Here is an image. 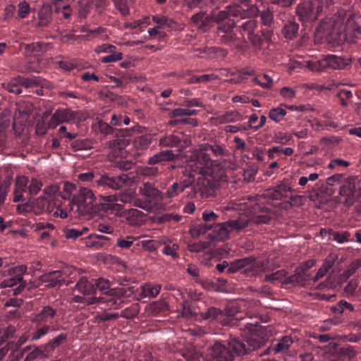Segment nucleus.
<instances>
[{"label":"nucleus","mask_w":361,"mask_h":361,"mask_svg":"<svg viewBox=\"0 0 361 361\" xmlns=\"http://www.w3.org/2000/svg\"><path fill=\"white\" fill-rule=\"evenodd\" d=\"M252 80L264 89H269L273 85V80L267 74L257 75Z\"/></svg>","instance_id":"obj_48"},{"label":"nucleus","mask_w":361,"mask_h":361,"mask_svg":"<svg viewBox=\"0 0 361 361\" xmlns=\"http://www.w3.org/2000/svg\"><path fill=\"white\" fill-rule=\"evenodd\" d=\"M286 276V271L284 269L276 271L271 274H267L264 277L265 281L274 282L276 281H281Z\"/></svg>","instance_id":"obj_61"},{"label":"nucleus","mask_w":361,"mask_h":361,"mask_svg":"<svg viewBox=\"0 0 361 361\" xmlns=\"http://www.w3.org/2000/svg\"><path fill=\"white\" fill-rule=\"evenodd\" d=\"M294 343L293 338L290 336H285L276 341L272 347V351L275 354L286 353Z\"/></svg>","instance_id":"obj_27"},{"label":"nucleus","mask_w":361,"mask_h":361,"mask_svg":"<svg viewBox=\"0 0 361 361\" xmlns=\"http://www.w3.org/2000/svg\"><path fill=\"white\" fill-rule=\"evenodd\" d=\"M139 238H140V237H134L133 235L119 237L117 238L116 245L121 249L128 250L133 245L134 242Z\"/></svg>","instance_id":"obj_44"},{"label":"nucleus","mask_w":361,"mask_h":361,"mask_svg":"<svg viewBox=\"0 0 361 361\" xmlns=\"http://www.w3.org/2000/svg\"><path fill=\"white\" fill-rule=\"evenodd\" d=\"M255 200L254 197L248 196L233 201L234 209L247 212L251 227L268 224L272 215L270 209L259 206Z\"/></svg>","instance_id":"obj_3"},{"label":"nucleus","mask_w":361,"mask_h":361,"mask_svg":"<svg viewBox=\"0 0 361 361\" xmlns=\"http://www.w3.org/2000/svg\"><path fill=\"white\" fill-rule=\"evenodd\" d=\"M113 164L121 170L130 169L135 163L130 159H114Z\"/></svg>","instance_id":"obj_58"},{"label":"nucleus","mask_w":361,"mask_h":361,"mask_svg":"<svg viewBox=\"0 0 361 361\" xmlns=\"http://www.w3.org/2000/svg\"><path fill=\"white\" fill-rule=\"evenodd\" d=\"M336 97L340 99L341 106H347L348 101L353 97V93L348 90H341L337 92Z\"/></svg>","instance_id":"obj_57"},{"label":"nucleus","mask_w":361,"mask_h":361,"mask_svg":"<svg viewBox=\"0 0 361 361\" xmlns=\"http://www.w3.org/2000/svg\"><path fill=\"white\" fill-rule=\"evenodd\" d=\"M139 192L141 195L147 198H159L164 199V196L161 191H159L154 184L146 182L139 187Z\"/></svg>","instance_id":"obj_26"},{"label":"nucleus","mask_w":361,"mask_h":361,"mask_svg":"<svg viewBox=\"0 0 361 361\" xmlns=\"http://www.w3.org/2000/svg\"><path fill=\"white\" fill-rule=\"evenodd\" d=\"M76 133L68 131L66 126H61L58 130V136L60 139H64L65 142H71V147L74 152L87 151L93 148L94 142L90 139H75Z\"/></svg>","instance_id":"obj_7"},{"label":"nucleus","mask_w":361,"mask_h":361,"mask_svg":"<svg viewBox=\"0 0 361 361\" xmlns=\"http://www.w3.org/2000/svg\"><path fill=\"white\" fill-rule=\"evenodd\" d=\"M151 136L147 133L138 136L134 141V145L136 147H140L142 149L147 148L151 143Z\"/></svg>","instance_id":"obj_54"},{"label":"nucleus","mask_w":361,"mask_h":361,"mask_svg":"<svg viewBox=\"0 0 361 361\" xmlns=\"http://www.w3.org/2000/svg\"><path fill=\"white\" fill-rule=\"evenodd\" d=\"M200 164L204 166L201 172L207 176H211L214 178H220L224 173L223 166L220 162L221 159H200Z\"/></svg>","instance_id":"obj_14"},{"label":"nucleus","mask_w":361,"mask_h":361,"mask_svg":"<svg viewBox=\"0 0 361 361\" xmlns=\"http://www.w3.org/2000/svg\"><path fill=\"white\" fill-rule=\"evenodd\" d=\"M356 178L355 177H348L343 181L342 185L340 187V195L345 197L344 204L350 206L355 202L356 197Z\"/></svg>","instance_id":"obj_12"},{"label":"nucleus","mask_w":361,"mask_h":361,"mask_svg":"<svg viewBox=\"0 0 361 361\" xmlns=\"http://www.w3.org/2000/svg\"><path fill=\"white\" fill-rule=\"evenodd\" d=\"M218 15L219 12H214L212 16H209L204 12H200L193 15L191 20L199 30L202 32H206L212 27L214 22L217 23L216 16Z\"/></svg>","instance_id":"obj_13"},{"label":"nucleus","mask_w":361,"mask_h":361,"mask_svg":"<svg viewBox=\"0 0 361 361\" xmlns=\"http://www.w3.org/2000/svg\"><path fill=\"white\" fill-rule=\"evenodd\" d=\"M118 197V201H121L123 204L132 203L135 200V192L128 190L119 194L117 195Z\"/></svg>","instance_id":"obj_62"},{"label":"nucleus","mask_w":361,"mask_h":361,"mask_svg":"<svg viewBox=\"0 0 361 361\" xmlns=\"http://www.w3.org/2000/svg\"><path fill=\"white\" fill-rule=\"evenodd\" d=\"M360 20L361 18L358 15L353 14L348 16L344 30V38L348 43H357L360 36H361Z\"/></svg>","instance_id":"obj_9"},{"label":"nucleus","mask_w":361,"mask_h":361,"mask_svg":"<svg viewBox=\"0 0 361 361\" xmlns=\"http://www.w3.org/2000/svg\"><path fill=\"white\" fill-rule=\"evenodd\" d=\"M231 233H239L251 227L247 215L240 216L238 219L227 221Z\"/></svg>","instance_id":"obj_25"},{"label":"nucleus","mask_w":361,"mask_h":361,"mask_svg":"<svg viewBox=\"0 0 361 361\" xmlns=\"http://www.w3.org/2000/svg\"><path fill=\"white\" fill-rule=\"evenodd\" d=\"M42 324L43 325L42 326L36 329V330L32 332V341H38L47 334L58 330V328L56 326L44 324Z\"/></svg>","instance_id":"obj_37"},{"label":"nucleus","mask_w":361,"mask_h":361,"mask_svg":"<svg viewBox=\"0 0 361 361\" xmlns=\"http://www.w3.org/2000/svg\"><path fill=\"white\" fill-rule=\"evenodd\" d=\"M299 24L294 19L288 20L283 29L282 33L286 39H293L298 34Z\"/></svg>","instance_id":"obj_31"},{"label":"nucleus","mask_w":361,"mask_h":361,"mask_svg":"<svg viewBox=\"0 0 361 361\" xmlns=\"http://www.w3.org/2000/svg\"><path fill=\"white\" fill-rule=\"evenodd\" d=\"M203 359L204 361H232V355L226 346L216 343L207 350Z\"/></svg>","instance_id":"obj_11"},{"label":"nucleus","mask_w":361,"mask_h":361,"mask_svg":"<svg viewBox=\"0 0 361 361\" xmlns=\"http://www.w3.org/2000/svg\"><path fill=\"white\" fill-rule=\"evenodd\" d=\"M188 361H200L202 357V354L196 349H191L183 353Z\"/></svg>","instance_id":"obj_63"},{"label":"nucleus","mask_w":361,"mask_h":361,"mask_svg":"<svg viewBox=\"0 0 361 361\" xmlns=\"http://www.w3.org/2000/svg\"><path fill=\"white\" fill-rule=\"evenodd\" d=\"M249 334L250 336L245 342L247 345V353L252 350H255L260 348L264 343V339L259 332L256 334L254 332Z\"/></svg>","instance_id":"obj_32"},{"label":"nucleus","mask_w":361,"mask_h":361,"mask_svg":"<svg viewBox=\"0 0 361 361\" xmlns=\"http://www.w3.org/2000/svg\"><path fill=\"white\" fill-rule=\"evenodd\" d=\"M56 310L53 307L44 306L35 315L32 322L37 324H44L51 325L52 319L56 316Z\"/></svg>","instance_id":"obj_17"},{"label":"nucleus","mask_w":361,"mask_h":361,"mask_svg":"<svg viewBox=\"0 0 361 361\" xmlns=\"http://www.w3.org/2000/svg\"><path fill=\"white\" fill-rule=\"evenodd\" d=\"M166 309L167 304L162 300L153 302L147 307V312L154 315L164 312Z\"/></svg>","instance_id":"obj_43"},{"label":"nucleus","mask_w":361,"mask_h":361,"mask_svg":"<svg viewBox=\"0 0 361 361\" xmlns=\"http://www.w3.org/2000/svg\"><path fill=\"white\" fill-rule=\"evenodd\" d=\"M18 80H20L21 88L23 87L27 89L37 87H44L46 86L47 82V80L37 76H32L28 78L22 75H18Z\"/></svg>","instance_id":"obj_29"},{"label":"nucleus","mask_w":361,"mask_h":361,"mask_svg":"<svg viewBox=\"0 0 361 361\" xmlns=\"http://www.w3.org/2000/svg\"><path fill=\"white\" fill-rule=\"evenodd\" d=\"M224 149L218 145H209L207 143L204 144L200 147V154H197L196 158H209L210 156H224Z\"/></svg>","instance_id":"obj_19"},{"label":"nucleus","mask_w":361,"mask_h":361,"mask_svg":"<svg viewBox=\"0 0 361 361\" xmlns=\"http://www.w3.org/2000/svg\"><path fill=\"white\" fill-rule=\"evenodd\" d=\"M34 208L37 210V212H47L51 214L53 212L51 202L44 196L39 197L35 200L34 203Z\"/></svg>","instance_id":"obj_38"},{"label":"nucleus","mask_w":361,"mask_h":361,"mask_svg":"<svg viewBox=\"0 0 361 361\" xmlns=\"http://www.w3.org/2000/svg\"><path fill=\"white\" fill-rule=\"evenodd\" d=\"M224 314H226L227 318L229 319V324H231L233 320L232 317H235L234 319L235 320H241V317H236L237 314L238 313V307L237 305L233 304L231 305L226 306L225 308V312H224Z\"/></svg>","instance_id":"obj_53"},{"label":"nucleus","mask_w":361,"mask_h":361,"mask_svg":"<svg viewBox=\"0 0 361 361\" xmlns=\"http://www.w3.org/2000/svg\"><path fill=\"white\" fill-rule=\"evenodd\" d=\"M55 13L61 20H66L70 18L72 14V10L69 5L61 6L59 4H58L55 5Z\"/></svg>","instance_id":"obj_45"},{"label":"nucleus","mask_w":361,"mask_h":361,"mask_svg":"<svg viewBox=\"0 0 361 361\" xmlns=\"http://www.w3.org/2000/svg\"><path fill=\"white\" fill-rule=\"evenodd\" d=\"M248 14V9L238 4L228 6L225 10L219 11L216 31L218 39L228 46L238 47L247 39L256 48H261L264 44L269 45L273 36L272 30L259 29L255 19L238 24L239 20L235 18L244 19Z\"/></svg>","instance_id":"obj_1"},{"label":"nucleus","mask_w":361,"mask_h":361,"mask_svg":"<svg viewBox=\"0 0 361 361\" xmlns=\"http://www.w3.org/2000/svg\"><path fill=\"white\" fill-rule=\"evenodd\" d=\"M10 124V120L6 116L0 115V147L5 145L6 140V130Z\"/></svg>","instance_id":"obj_42"},{"label":"nucleus","mask_w":361,"mask_h":361,"mask_svg":"<svg viewBox=\"0 0 361 361\" xmlns=\"http://www.w3.org/2000/svg\"><path fill=\"white\" fill-rule=\"evenodd\" d=\"M23 353L26 354L24 361H35V360L48 358L42 345L26 346L23 348Z\"/></svg>","instance_id":"obj_22"},{"label":"nucleus","mask_w":361,"mask_h":361,"mask_svg":"<svg viewBox=\"0 0 361 361\" xmlns=\"http://www.w3.org/2000/svg\"><path fill=\"white\" fill-rule=\"evenodd\" d=\"M203 318L206 319L216 320L223 326L229 325V319L223 311L216 307L209 308L203 314Z\"/></svg>","instance_id":"obj_24"},{"label":"nucleus","mask_w":361,"mask_h":361,"mask_svg":"<svg viewBox=\"0 0 361 361\" xmlns=\"http://www.w3.org/2000/svg\"><path fill=\"white\" fill-rule=\"evenodd\" d=\"M13 130L14 133L18 137L26 136L27 129L25 127L24 122H17L16 120L13 121Z\"/></svg>","instance_id":"obj_60"},{"label":"nucleus","mask_w":361,"mask_h":361,"mask_svg":"<svg viewBox=\"0 0 361 361\" xmlns=\"http://www.w3.org/2000/svg\"><path fill=\"white\" fill-rule=\"evenodd\" d=\"M323 0L305 1L297 6L296 13L300 20L305 23L316 20L323 11Z\"/></svg>","instance_id":"obj_6"},{"label":"nucleus","mask_w":361,"mask_h":361,"mask_svg":"<svg viewBox=\"0 0 361 361\" xmlns=\"http://www.w3.org/2000/svg\"><path fill=\"white\" fill-rule=\"evenodd\" d=\"M127 176L121 175L117 177H109L107 175H102L97 183L98 185L106 186L113 190H118L126 184Z\"/></svg>","instance_id":"obj_16"},{"label":"nucleus","mask_w":361,"mask_h":361,"mask_svg":"<svg viewBox=\"0 0 361 361\" xmlns=\"http://www.w3.org/2000/svg\"><path fill=\"white\" fill-rule=\"evenodd\" d=\"M52 15L51 6L49 4L43 5L38 13V25L42 27H47L52 20Z\"/></svg>","instance_id":"obj_30"},{"label":"nucleus","mask_w":361,"mask_h":361,"mask_svg":"<svg viewBox=\"0 0 361 361\" xmlns=\"http://www.w3.org/2000/svg\"><path fill=\"white\" fill-rule=\"evenodd\" d=\"M92 129L96 133H101L104 136L114 135L116 139L110 141V147L114 153V158H126L125 149L130 144L128 137L146 132V128L140 125H135L131 128L114 129L111 125L102 120L94 123Z\"/></svg>","instance_id":"obj_2"},{"label":"nucleus","mask_w":361,"mask_h":361,"mask_svg":"<svg viewBox=\"0 0 361 361\" xmlns=\"http://www.w3.org/2000/svg\"><path fill=\"white\" fill-rule=\"evenodd\" d=\"M260 18L262 23L269 27L273 23L274 14L269 9H265L260 13Z\"/></svg>","instance_id":"obj_59"},{"label":"nucleus","mask_w":361,"mask_h":361,"mask_svg":"<svg viewBox=\"0 0 361 361\" xmlns=\"http://www.w3.org/2000/svg\"><path fill=\"white\" fill-rule=\"evenodd\" d=\"M227 349L232 355V360L235 356H240L247 353L245 343L239 338H231L228 342Z\"/></svg>","instance_id":"obj_21"},{"label":"nucleus","mask_w":361,"mask_h":361,"mask_svg":"<svg viewBox=\"0 0 361 361\" xmlns=\"http://www.w3.org/2000/svg\"><path fill=\"white\" fill-rule=\"evenodd\" d=\"M293 152V150L291 147L274 146L268 149L267 154L269 158H273L274 157H281V155L290 156Z\"/></svg>","instance_id":"obj_39"},{"label":"nucleus","mask_w":361,"mask_h":361,"mask_svg":"<svg viewBox=\"0 0 361 361\" xmlns=\"http://www.w3.org/2000/svg\"><path fill=\"white\" fill-rule=\"evenodd\" d=\"M181 192V188L178 186V183H173L166 190L164 197H166L169 199L173 198L178 195Z\"/></svg>","instance_id":"obj_64"},{"label":"nucleus","mask_w":361,"mask_h":361,"mask_svg":"<svg viewBox=\"0 0 361 361\" xmlns=\"http://www.w3.org/2000/svg\"><path fill=\"white\" fill-rule=\"evenodd\" d=\"M304 272L302 270L297 269L295 274L285 279V283L298 284L304 280Z\"/></svg>","instance_id":"obj_55"},{"label":"nucleus","mask_w":361,"mask_h":361,"mask_svg":"<svg viewBox=\"0 0 361 361\" xmlns=\"http://www.w3.org/2000/svg\"><path fill=\"white\" fill-rule=\"evenodd\" d=\"M230 233L228 224L226 221L216 226L213 238L216 240H224L228 238Z\"/></svg>","instance_id":"obj_34"},{"label":"nucleus","mask_w":361,"mask_h":361,"mask_svg":"<svg viewBox=\"0 0 361 361\" xmlns=\"http://www.w3.org/2000/svg\"><path fill=\"white\" fill-rule=\"evenodd\" d=\"M331 236L332 240L340 244L353 241V239L350 238V233L348 231H344L342 232L332 231L331 233Z\"/></svg>","instance_id":"obj_47"},{"label":"nucleus","mask_w":361,"mask_h":361,"mask_svg":"<svg viewBox=\"0 0 361 361\" xmlns=\"http://www.w3.org/2000/svg\"><path fill=\"white\" fill-rule=\"evenodd\" d=\"M241 269H244L247 275L259 274L269 270V262L267 259L256 261L252 257L242 258L231 263L228 271L236 272Z\"/></svg>","instance_id":"obj_5"},{"label":"nucleus","mask_w":361,"mask_h":361,"mask_svg":"<svg viewBox=\"0 0 361 361\" xmlns=\"http://www.w3.org/2000/svg\"><path fill=\"white\" fill-rule=\"evenodd\" d=\"M246 318L243 319L244 320L243 324H242L241 329H243L245 334L252 333L255 334L258 332V329L259 327V324L258 321L252 322V316L250 314L249 312L246 313Z\"/></svg>","instance_id":"obj_36"},{"label":"nucleus","mask_w":361,"mask_h":361,"mask_svg":"<svg viewBox=\"0 0 361 361\" xmlns=\"http://www.w3.org/2000/svg\"><path fill=\"white\" fill-rule=\"evenodd\" d=\"M287 112L281 104L280 106L269 110V117L276 123H279L284 119Z\"/></svg>","instance_id":"obj_40"},{"label":"nucleus","mask_w":361,"mask_h":361,"mask_svg":"<svg viewBox=\"0 0 361 361\" xmlns=\"http://www.w3.org/2000/svg\"><path fill=\"white\" fill-rule=\"evenodd\" d=\"M70 212L75 215L87 219L99 212L96 197L92 190L81 188L71 202Z\"/></svg>","instance_id":"obj_4"},{"label":"nucleus","mask_w":361,"mask_h":361,"mask_svg":"<svg viewBox=\"0 0 361 361\" xmlns=\"http://www.w3.org/2000/svg\"><path fill=\"white\" fill-rule=\"evenodd\" d=\"M102 202L98 203L97 207H99V212L100 211H109V210H121L123 207L121 204L116 203L118 201L117 195H109L101 197Z\"/></svg>","instance_id":"obj_20"},{"label":"nucleus","mask_w":361,"mask_h":361,"mask_svg":"<svg viewBox=\"0 0 361 361\" xmlns=\"http://www.w3.org/2000/svg\"><path fill=\"white\" fill-rule=\"evenodd\" d=\"M87 231V227H83L82 229L73 228H65L63 230L64 235L68 239L75 240L78 237L82 235L84 233Z\"/></svg>","instance_id":"obj_50"},{"label":"nucleus","mask_w":361,"mask_h":361,"mask_svg":"<svg viewBox=\"0 0 361 361\" xmlns=\"http://www.w3.org/2000/svg\"><path fill=\"white\" fill-rule=\"evenodd\" d=\"M145 215L143 212L136 209H131L127 211L126 214V222L133 226H139L145 221Z\"/></svg>","instance_id":"obj_28"},{"label":"nucleus","mask_w":361,"mask_h":361,"mask_svg":"<svg viewBox=\"0 0 361 361\" xmlns=\"http://www.w3.org/2000/svg\"><path fill=\"white\" fill-rule=\"evenodd\" d=\"M39 281L46 283L49 288L59 287L62 283V274L60 271L48 272L39 277Z\"/></svg>","instance_id":"obj_23"},{"label":"nucleus","mask_w":361,"mask_h":361,"mask_svg":"<svg viewBox=\"0 0 361 361\" xmlns=\"http://www.w3.org/2000/svg\"><path fill=\"white\" fill-rule=\"evenodd\" d=\"M140 311V305L137 303L133 304L129 307L124 309L121 312L120 316L126 318L131 319L135 317Z\"/></svg>","instance_id":"obj_52"},{"label":"nucleus","mask_w":361,"mask_h":361,"mask_svg":"<svg viewBox=\"0 0 361 361\" xmlns=\"http://www.w3.org/2000/svg\"><path fill=\"white\" fill-rule=\"evenodd\" d=\"M160 290V285L145 283L140 287V296L141 298H154L159 293Z\"/></svg>","instance_id":"obj_35"},{"label":"nucleus","mask_w":361,"mask_h":361,"mask_svg":"<svg viewBox=\"0 0 361 361\" xmlns=\"http://www.w3.org/2000/svg\"><path fill=\"white\" fill-rule=\"evenodd\" d=\"M8 92L20 94L22 93L21 85L20 83V80H18V75L17 77L13 78L11 80L6 84L5 87Z\"/></svg>","instance_id":"obj_51"},{"label":"nucleus","mask_w":361,"mask_h":361,"mask_svg":"<svg viewBox=\"0 0 361 361\" xmlns=\"http://www.w3.org/2000/svg\"><path fill=\"white\" fill-rule=\"evenodd\" d=\"M137 175L143 176H155L158 173V169L154 166H140L137 169Z\"/></svg>","instance_id":"obj_56"},{"label":"nucleus","mask_w":361,"mask_h":361,"mask_svg":"<svg viewBox=\"0 0 361 361\" xmlns=\"http://www.w3.org/2000/svg\"><path fill=\"white\" fill-rule=\"evenodd\" d=\"M180 139L178 136L173 135L161 137L159 140V145L162 147H175L179 148L180 147L183 146L182 145H180Z\"/></svg>","instance_id":"obj_41"},{"label":"nucleus","mask_w":361,"mask_h":361,"mask_svg":"<svg viewBox=\"0 0 361 361\" xmlns=\"http://www.w3.org/2000/svg\"><path fill=\"white\" fill-rule=\"evenodd\" d=\"M350 59L336 55H327L322 61V66H326L333 69H344L350 66Z\"/></svg>","instance_id":"obj_15"},{"label":"nucleus","mask_w":361,"mask_h":361,"mask_svg":"<svg viewBox=\"0 0 361 361\" xmlns=\"http://www.w3.org/2000/svg\"><path fill=\"white\" fill-rule=\"evenodd\" d=\"M127 291V288L124 287L112 288L104 293L100 300L105 305V307L118 309L124 303Z\"/></svg>","instance_id":"obj_8"},{"label":"nucleus","mask_w":361,"mask_h":361,"mask_svg":"<svg viewBox=\"0 0 361 361\" xmlns=\"http://www.w3.org/2000/svg\"><path fill=\"white\" fill-rule=\"evenodd\" d=\"M67 337V334L61 333L49 340L47 343L42 345L47 357H51L59 349L60 345L66 342Z\"/></svg>","instance_id":"obj_18"},{"label":"nucleus","mask_w":361,"mask_h":361,"mask_svg":"<svg viewBox=\"0 0 361 361\" xmlns=\"http://www.w3.org/2000/svg\"><path fill=\"white\" fill-rule=\"evenodd\" d=\"M75 289L83 295L95 294V287L93 283L88 281L87 278L81 277L77 282Z\"/></svg>","instance_id":"obj_33"},{"label":"nucleus","mask_w":361,"mask_h":361,"mask_svg":"<svg viewBox=\"0 0 361 361\" xmlns=\"http://www.w3.org/2000/svg\"><path fill=\"white\" fill-rule=\"evenodd\" d=\"M274 188L276 189V195H278V198L280 200L286 197L288 192L292 191L291 186L286 180L281 181L276 186L274 187Z\"/></svg>","instance_id":"obj_49"},{"label":"nucleus","mask_w":361,"mask_h":361,"mask_svg":"<svg viewBox=\"0 0 361 361\" xmlns=\"http://www.w3.org/2000/svg\"><path fill=\"white\" fill-rule=\"evenodd\" d=\"M80 113L69 109H58L52 114L49 121L50 128H55L61 123L75 121H80Z\"/></svg>","instance_id":"obj_10"},{"label":"nucleus","mask_w":361,"mask_h":361,"mask_svg":"<svg viewBox=\"0 0 361 361\" xmlns=\"http://www.w3.org/2000/svg\"><path fill=\"white\" fill-rule=\"evenodd\" d=\"M48 113L46 111L44 114V116L41 118H39L36 121L35 125V133L37 135H44L46 134L48 128H50L49 126V123L46 122V116H47Z\"/></svg>","instance_id":"obj_46"}]
</instances>
